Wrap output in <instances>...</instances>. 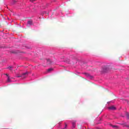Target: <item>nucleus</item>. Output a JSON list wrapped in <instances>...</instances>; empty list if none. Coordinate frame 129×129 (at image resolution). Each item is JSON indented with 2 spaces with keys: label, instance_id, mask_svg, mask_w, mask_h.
Returning a JSON list of instances; mask_svg holds the SVG:
<instances>
[{
  "label": "nucleus",
  "instance_id": "obj_14",
  "mask_svg": "<svg viewBox=\"0 0 129 129\" xmlns=\"http://www.w3.org/2000/svg\"><path fill=\"white\" fill-rule=\"evenodd\" d=\"M13 4H15L16 3L17 1H16L15 0H13Z\"/></svg>",
  "mask_w": 129,
  "mask_h": 129
},
{
  "label": "nucleus",
  "instance_id": "obj_5",
  "mask_svg": "<svg viewBox=\"0 0 129 129\" xmlns=\"http://www.w3.org/2000/svg\"><path fill=\"white\" fill-rule=\"evenodd\" d=\"M33 25V21H28L27 22V27H31Z\"/></svg>",
  "mask_w": 129,
  "mask_h": 129
},
{
  "label": "nucleus",
  "instance_id": "obj_4",
  "mask_svg": "<svg viewBox=\"0 0 129 129\" xmlns=\"http://www.w3.org/2000/svg\"><path fill=\"white\" fill-rule=\"evenodd\" d=\"M5 75H6V76H7V77H8L7 83H10V82H12V80H10V79H11V78L10 77V76H9V74H6Z\"/></svg>",
  "mask_w": 129,
  "mask_h": 129
},
{
  "label": "nucleus",
  "instance_id": "obj_17",
  "mask_svg": "<svg viewBox=\"0 0 129 129\" xmlns=\"http://www.w3.org/2000/svg\"><path fill=\"white\" fill-rule=\"evenodd\" d=\"M12 53H17V52H15V51H12Z\"/></svg>",
  "mask_w": 129,
  "mask_h": 129
},
{
  "label": "nucleus",
  "instance_id": "obj_13",
  "mask_svg": "<svg viewBox=\"0 0 129 129\" xmlns=\"http://www.w3.org/2000/svg\"><path fill=\"white\" fill-rule=\"evenodd\" d=\"M66 127H67V124L66 123H65V126L64 128H62V129H66Z\"/></svg>",
  "mask_w": 129,
  "mask_h": 129
},
{
  "label": "nucleus",
  "instance_id": "obj_12",
  "mask_svg": "<svg viewBox=\"0 0 129 129\" xmlns=\"http://www.w3.org/2000/svg\"><path fill=\"white\" fill-rule=\"evenodd\" d=\"M126 115L127 118H128V119H129V114H128V113H126Z\"/></svg>",
  "mask_w": 129,
  "mask_h": 129
},
{
  "label": "nucleus",
  "instance_id": "obj_16",
  "mask_svg": "<svg viewBox=\"0 0 129 129\" xmlns=\"http://www.w3.org/2000/svg\"><path fill=\"white\" fill-rule=\"evenodd\" d=\"M35 1H36V0H30V2H31L32 3H33V2H35Z\"/></svg>",
  "mask_w": 129,
  "mask_h": 129
},
{
  "label": "nucleus",
  "instance_id": "obj_19",
  "mask_svg": "<svg viewBox=\"0 0 129 129\" xmlns=\"http://www.w3.org/2000/svg\"><path fill=\"white\" fill-rule=\"evenodd\" d=\"M11 79H13V78H10V80H11Z\"/></svg>",
  "mask_w": 129,
  "mask_h": 129
},
{
  "label": "nucleus",
  "instance_id": "obj_21",
  "mask_svg": "<svg viewBox=\"0 0 129 129\" xmlns=\"http://www.w3.org/2000/svg\"><path fill=\"white\" fill-rule=\"evenodd\" d=\"M77 73V74H79L80 73Z\"/></svg>",
  "mask_w": 129,
  "mask_h": 129
},
{
  "label": "nucleus",
  "instance_id": "obj_8",
  "mask_svg": "<svg viewBox=\"0 0 129 129\" xmlns=\"http://www.w3.org/2000/svg\"><path fill=\"white\" fill-rule=\"evenodd\" d=\"M110 126H112L113 128H118V126H116V125H112V124H110Z\"/></svg>",
  "mask_w": 129,
  "mask_h": 129
},
{
  "label": "nucleus",
  "instance_id": "obj_18",
  "mask_svg": "<svg viewBox=\"0 0 129 129\" xmlns=\"http://www.w3.org/2000/svg\"><path fill=\"white\" fill-rule=\"evenodd\" d=\"M58 124H61V122H60L59 123H58Z\"/></svg>",
  "mask_w": 129,
  "mask_h": 129
},
{
  "label": "nucleus",
  "instance_id": "obj_1",
  "mask_svg": "<svg viewBox=\"0 0 129 129\" xmlns=\"http://www.w3.org/2000/svg\"><path fill=\"white\" fill-rule=\"evenodd\" d=\"M107 71H108V67H107V66H104L102 68L101 72L102 73H105V72H107Z\"/></svg>",
  "mask_w": 129,
  "mask_h": 129
},
{
  "label": "nucleus",
  "instance_id": "obj_10",
  "mask_svg": "<svg viewBox=\"0 0 129 129\" xmlns=\"http://www.w3.org/2000/svg\"><path fill=\"white\" fill-rule=\"evenodd\" d=\"M51 71H53V69L50 68V69H48L47 70V72H48V73L51 72Z\"/></svg>",
  "mask_w": 129,
  "mask_h": 129
},
{
  "label": "nucleus",
  "instance_id": "obj_9",
  "mask_svg": "<svg viewBox=\"0 0 129 129\" xmlns=\"http://www.w3.org/2000/svg\"><path fill=\"white\" fill-rule=\"evenodd\" d=\"M72 124H73V127L74 128L75 127V126H76V121H73L72 122Z\"/></svg>",
  "mask_w": 129,
  "mask_h": 129
},
{
  "label": "nucleus",
  "instance_id": "obj_15",
  "mask_svg": "<svg viewBox=\"0 0 129 129\" xmlns=\"http://www.w3.org/2000/svg\"><path fill=\"white\" fill-rule=\"evenodd\" d=\"M45 14H47V13H46V12H42V15H45Z\"/></svg>",
  "mask_w": 129,
  "mask_h": 129
},
{
  "label": "nucleus",
  "instance_id": "obj_7",
  "mask_svg": "<svg viewBox=\"0 0 129 129\" xmlns=\"http://www.w3.org/2000/svg\"><path fill=\"white\" fill-rule=\"evenodd\" d=\"M47 61V64H51L52 63V61H51V60H50V59H46Z\"/></svg>",
  "mask_w": 129,
  "mask_h": 129
},
{
  "label": "nucleus",
  "instance_id": "obj_11",
  "mask_svg": "<svg viewBox=\"0 0 129 129\" xmlns=\"http://www.w3.org/2000/svg\"><path fill=\"white\" fill-rule=\"evenodd\" d=\"M8 69H9V70H13V67L12 66H10L8 68Z\"/></svg>",
  "mask_w": 129,
  "mask_h": 129
},
{
  "label": "nucleus",
  "instance_id": "obj_20",
  "mask_svg": "<svg viewBox=\"0 0 129 129\" xmlns=\"http://www.w3.org/2000/svg\"><path fill=\"white\" fill-rule=\"evenodd\" d=\"M127 127H129V126L128 125H126V126Z\"/></svg>",
  "mask_w": 129,
  "mask_h": 129
},
{
  "label": "nucleus",
  "instance_id": "obj_2",
  "mask_svg": "<svg viewBox=\"0 0 129 129\" xmlns=\"http://www.w3.org/2000/svg\"><path fill=\"white\" fill-rule=\"evenodd\" d=\"M27 75H28V72H26V73H23L21 75L17 76L16 77H17V78H19L20 77H22V78H25L27 77Z\"/></svg>",
  "mask_w": 129,
  "mask_h": 129
},
{
  "label": "nucleus",
  "instance_id": "obj_3",
  "mask_svg": "<svg viewBox=\"0 0 129 129\" xmlns=\"http://www.w3.org/2000/svg\"><path fill=\"white\" fill-rule=\"evenodd\" d=\"M83 74H84L85 75H86V76L88 77V78H89V79H92L93 78V76L90 75L88 73H83Z\"/></svg>",
  "mask_w": 129,
  "mask_h": 129
},
{
  "label": "nucleus",
  "instance_id": "obj_6",
  "mask_svg": "<svg viewBox=\"0 0 129 129\" xmlns=\"http://www.w3.org/2000/svg\"><path fill=\"white\" fill-rule=\"evenodd\" d=\"M109 110H115L116 109V108H115L114 106H111L109 107L108 108Z\"/></svg>",
  "mask_w": 129,
  "mask_h": 129
}]
</instances>
